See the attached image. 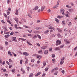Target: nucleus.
I'll use <instances>...</instances> for the list:
<instances>
[{
  "instance_id": "27",
  "label": "nucleus",
  "mask_w": 77,
  "mask_h": 77,
  "mask_svg": "<svg viewBox=\"0 0 77 77\" xmlns=\"http://www.w3.org/2000/svg\"><path fill=\"white\" fill-rule=\"evenodd\" d=\"M69 12H72V11H73V9H70L69 10Z\"/></svg>"
},
{
  "instance_id": "47",
  "label": "nucleus",
  "mask_w": 77,
  "mask_h": 77,
  "mask_svg": "<svg viewBox=\"0 0 77 77\" xmlns=\"http://www.w3.org/2000/svg\"><path fill=\"white\" fill-rule=\"evenodd\" d=\"M9 61L10 62H13L12 61V60L11 59H9Z\"/></svg>"
},
{
  "instance_id": "11",
  "label": "nucleus",
  "mask_w": 77,
  "mask_h": 77,
  "mask_svg": "<svg viewBox=\"0 0 77 77\" xmlns=\"http://www.w3.org/2000/svg\"><path fill=\"white\" fill-rule=\"evenodd\" d=\"M62 24L63 26H65V24H66L65 21H63L62 22Z\"/></svg>"
},
{
  "instance_id": "20",
  "label": "nucleus",
  "mask_w": 77,
  "mask_h": 77,
  "mask_svg": "<svg viewBox=\"0 0 77 77\" xmlns=\"http://www.w3.org/2000/svg\"><path fill=\"white\" fill-rule=\"evenodd\" d=\"M48 29H54V27L51 26H50L48 27Z\"/></svg>"
},
{
  "instance_id": "57",
  "label": "nucleus",
  "mask_w": 77,
  "mask_h": 77,
  "mask_svg": "<svg viewBox=\"0 0 77 77\" xmlns=\"http://www.w3.org/2000/svg\"><path fill=\"white\" fill-rule=\"evenodd\" d=\"M4 15L5 17H6V18H7V15H6V14H4Z\"/></svg>"
},
{
  "instance_id": "58",
  "label": "nucleus",
  "mask_w": 77,
  "mask_h": 77,
  "mask_svg": "<svg viewBox=\"0 0 77 77\" xmlns=\"http://www.w3.org/2000/svg\"><path fill=\"white\" fill-rule=\"evenodd\" d=\"M5 76H6V77H8V74H5Z\"/></svg>"
},
{
  "instance_id": "14",
  "label": "nucleus",
  "mask_w": 77,
  "mask_h": 77,
  "mask_svg": "<svg viewBox=\"0 0 77 77\" xmlns=\"http://www.w3.org/2000/svg\"><path fill=\"white\" fill-rule=\"evenodd\" d=\"M38 7L36 6L33 9V11H35V10H37V9H38Z\"/></svg>"
},
{
  "instance_id": "30",
  "label": "nucleus",
  "mask_w": 77,
  "mask_h": 77,
  "mask_svg": "<svg viewBox=\"0 0 77 77\" xmlns=\"http://www.w3.org/2000/svg\"><path fill=\"white\" fill-rule=\"evenodd\" d=\"M58 73V72H55L54 73V75H56Z\"/></svg>"
},
{
  "instance_id": "21",
  "label": "nucleus",
  "mask_w": 77,
  "mask_h": 77,
  "mask_svg": "<svg viewBox=\"0 0 77 77\" xmlns=\"http://www.w3.org/2000/svg\"><path fill=\"white\" fill-rule=\"evenodd\" d=\"M34 33H40V32L38 31H34Z\"/></svg>"
},
{
  "instance_id": "64",
  "label": "nucleus",
  "mask_w": 77,
  "mask_h": 77,
  "mask_svg": "<svg viewBox=\"0 0 77 77\" xmlns=\"http://www.w3.org/2000/svg\"><path fill=\"white\" fill-rule=\"evenodd\" d=\"M77 55V52H76L75 53V56L76 57Z\"/></svg>"
},
{
  "instance_id": "56",
  "label": "nucleus",
  "mask_w": 77,
  "mask_h": 77,
  "mask_svg": "<svg viewBox=\"0 0 77 77\" xmlns=\"http://www.w3.org/2000/svg\"><path fill=\"white\" fill-rule=\"evenodd\" d=\"M66 7L68 8H70V6L69 5H66Z\"/></svg>"
},
{
  "instance_id": "2",
  "label": "nucleus",
  "mask_w": 77,
  "mask_h": 77,
  "mask_svg": "<svg viewBox=\"0 0 77 77\" xmlns=\"http://www.w3.org/2000/svg\"><path fill=\"white\" fill-rule=\"evenodd\" d=\"M65 59V57H63L62 58V59L61 60V61L60 62V65H62L63 63L64 62V61H63V60H64Z\"/></svg>"
},
{
  "instance_id": "51",
  "label": "nucleus",
  "mask_w": 77,
  "mask_h": 77,
  "mask_svg": "<svg viewBox=\"0 0 77 77\" xmlns=\"http://www.w3.org/2000/svg\"><path fill=\"white\" fill-rule=\"evenodd\" d=\"M26 69L28 71H29V69H30V67H27Z\"/></svg>"
},
{
  "instance_id": "36",
  "label": "nucleus",
  "mask_w": 77,
  "mask_h": 77,
  "mask_svg": "<svg viewBox=\"0 0 77 77\" xmlns=\"http://www.w3.org/2000/svg\"><path fill=\"white\" fill-rule=\"evenodd\" d=\"M6 63L8 64V65H9V64L10 63H9V62H8V61H6Z\"/></svg>"
},
{
  "instance_id": "61",
  "label": "nucleus",
  "mask_w": 77,
  "mask_h": 77,
  "mask_svg": "<svg viewBox=\"0 0 77 77\" xmlns=\"http://www.w3.org/2000/svg\"><path fill=\"white\" fill-rule=\"evenodd\" d=\"M22 41H26V39H24V38H22Z\"/></svg>"
},
{
  "instance_id": "28",
  "label": "nucleus",
  "mask_w": 77,
  "mask_h": 77,
  "mask_svg": "<svg viewBox=\"0 0 77 77\" xmlns=\"http://www.w3.org/2000/svg\"><path fill=\"white\" fill-rule=\"evenodd\" d=\"M14 26H15V28H16V29H18V27H17V24H15Z\"/></svg>"
},
{
  "instance_id": "17",
  "label": "nucleus",
  "mask_w": 77,
  "mask_h": 77,
  "mask_svg": "<svg viewBox=\"0 0 77 77\" xmlns=\"http://www.w3.org/2000/svg\"><path fill=\"white\" fill-rule=\"evenodd\" d=\"M60 11L61 12H65V10L63 9H60Z\"/></svg>"
},
{
  "instance_id": "19",
  "label": "nucleus",
  "mask_w": 77,
  "mask_h": 77,
  "mask_svg": "<svg viewBox=\"0 0 77 77\" xmlns=\"http://www.w3.org/2000/svg\"><path fill=\"white\" fill-rule=\"evenodd\" d=\"M47 48V46H43V47H42L41 48H42V49H43V50H45V48Z\"/></svg>"
},
{
  "instance_id": "54",
  "label": "nucleus",
  "mask_w": 77,
  "mask_h": 77,
  "mask_svg": "<svg viewBox=\"0 0 77 77\" xmlns=\"http://www.w3.org/2000/svg\"><path fill=\"white\" fill-rule=\"evenodd\" d=\"M1 22L2 23H3V24H4L5 23V21H4V20H2L1 21Z\"/></svg>"
},
{
  "instance_id": "31",
  "label": "nucleus",
  "mask_w": 77,
  "mask_h": 77,
  "mask_svg": "<svg viewBox=\"0 0 77 77\" xmlns=\"http://www.w3.org/2000/svg\"><path fill=\"white\" fill-rule=\"evenodd\" d=\"M52 60L53 61V63H55L56 62V60H55V59H52Z\"/></svg>"
},
{
  "instance_id": "52",
  "label": "nucleus",
  "mask_w": 77,
  "mask_h": 77,
  "mask_svg": "<svg viewBox=\"0 0 77 77\" xmlns=\"http://www.w3.org/2000/svg\"><path fill=\"white\" fill-rule=\"evenodd\" d=\"M5 61H4L3 62L2 65H5Z\"/></svg>"
},
{
  "instance_id": "59",
  "label": "nucleus",
  "mask_w": 77,
  "mask_h": 77,
  "mask_svg": "<svg viewBox=\"0 0 77 77\" xmlns=\"http://www.w3.org/2000/svg\"><path fill=\"white\" fill-rule=\"evenodd\" d=\"M41 57L40 55H38L37 56V59H38V58H39V57Z\"/></svg>"
},
{
  "instance_id": "24",
  "label": "nucleus",
  "mask_w": 77,
  "mask_h": 77,
  "mask_svg": "<svg viewBox=\"0 0 77 77\" xmlns=\"http://www.w3.org/2000/svg\"><path fill=\"white\" fill-rule=\"evenodd\" d=\"M57 30L59 32H62V30L59 28H57Z\"/></svg>"
},
{
  "instance_id": "16",
  "label": "nucleus",
  "mask_w": 77,
  "mask_h": 77,
  "mask_svg": "<svg viewBox=\"0 0 77 77\" xmlns=\"http://www.w3.org/2000/svg\"><path fill=\"white\" fill-rule=\"evenodd\" d=\"M37 36L38 37V38H39V39H41V36L38 34H37Z\"/></svg>"
},
{
  "instance_id": "42",
  "label": "nucleus",
  "mask_w": 77,
  "mask_h": 77,
  "mask_svg": "<svg viewBox=\"0 0 77 77\" xmlns=\"http://www.w3.org/2000/svg\"><path fill=\"white\" fill-rule=\"evenodd\" d=\"M45 73H44L43 74L42 76V77H44V76H45Z\"/></svg>"
},
{
  "instance_id": "53",
  "label": "nucleus",
  "mask_w": 77,
  "mask_h": 77,
  "mask_svg": "<svg viewBox=\"0 0 77 77\" xmlns=\"http://www.w3.org/2000/svg\"><path fill=\"white\" fill-rule=\"evenodd\" d=\"M37 45L38 46V47H40V46H41V45H40L39 43H37Z\"/></svg>"
},
{
  "instance_id": "49",
  "label": "nucleus",
  "mask_w": 77,
  "mask_h": 77,
  "mask_svg": "<svg viewBox=\"0 0 77 77\" xmlns=\"http://www.w3.org/2000/svg\"><path fill=\"white\" fill-rule=\"evenodd\" d=\"M51 10L49 9L48 10V13H49V12H51Z\"/></svg>"
},
{
  "instance_id": "4",
  "label": "nucleus",
  "mask_w": 77,
  "mask_h": 77,
  "mask_svg": "<svg viewBox=\"0 0 77 77\" xmlns=\"http://www.w3.org/2000/svg\"><path fill=\"white\" fill-rule=\"evenodd\" d=\"M23 55H24L25 56H29V54L28 53L26 52H23Z\"/></svg>"
},
{
  "instance_id": "10",
  "label": "nucleus",
  "mask_w": 77,
  "mask_h": 77,
  "mask_svg": "<svg viewBox=\"0 0 77 77\" xmlns=\"http://www.w3.org/2000/svg\"><path fill=\"white\" fill-rule=\"evenodd\" d=\"M57 18H63V16H58L57 17Z\"/></svg>"
},
{
  "instance_id": "46",
  "label": "nucleus",
  "mask_w": 77,
  "mask_h": 77,
  "mask_svg": "<svg viewBox=\"0 0 77 77\" xmlns=\"http://www.w3.org/2000/svg\"><path fill=\"white\" fill-rule=\"evenodd\" d=\"M11 71L12 72H14L15 71V69H13L11 70Z\"/></svg>"
},
{
  "instance_id": "62",
  "label": "nucleus",
  "mask_w": 77,
  "mask_h": 77,
  "mask_svg": "<svg viewBox=\"0 0 77 77\" xmlns=\"http://www.w3.org/2000/svg\"><path fill=\"white\" fill-rule=\"evenodd\" d=\"M57 36H58V37H60V34H57Z\"/></svg>"
},
{
  "instance_id": "45",
  "label": "nucleus",
  "mask_w": 77,
  "mask_h": 77,
  "mask_svg": "<svg viewBox=\"0 0 77 77\" xmlns=\"http://www.w3.org/2000/svg\"><path fill=\"white\" fill-rule=\"evenodd\" d=\"M28 32H29V33H32V30H29Z\"/></svg>"
},
{
  "instance_id": "32",
  "label": "nucleus",
  "mask_w": 77,
  "mask_h": 77,
  "mask_svg": "<svg viewBox=\"0 0 77 77\" xmlns=\"http://www.w3.org/2000/svg\"><path fill=\"white\" fill-rule=\"evenodd\" d=\"M48 68L47 67H46L45 68V71H48Z\"/></svg>"
},
{
  "instance_id": "29",
  "label": "nucleus",
  "mask_w": 77,
  "mask_h": 77,
  "mask_svg": "<svg viewBox=\"0 0 77 77\" xmlns=\"http://www.w3.org/2000/svg\"><path fill=\"white\" fill-rule=\"evenodd\" d=\"M7 14L8 15H9V13H10V12H9V11L7 10Z\"/></svg>"
},
{
  "instance_id": "13",
  "label": "nucleus",
  "mask_w": 77,
  "mask_h": 77,
  "mask_svg": "<svg viewBox=\"0 0 77 77\" xmlns=\"http://www.w3.org/2000/svg\"><path fill=\"white\" fill-rule=\"evenodd\" d=\"M38 38V36L36 35H35L33 37V39H35L36 38Z\"/></svg>"
},
{
  "instance_id": "9",
  "label": "nucleus",
  "mask_w": 77,
  "mask_h": 77,
  "mask_svg": "<svg viewBox=\"0 0 77 77\" xmlns=\"http://www.w3.org/2000/svg\"><path fill=\"white\" fill-rule=\"evenodd\" d=\"M48 53V50H46L45 51L44 54H46Z\"/></svg>"
},
{
  "instance_id": "26",
  "label": "nucleus",
  "mask_w": 77,
  "mask_h": 77,
  "mask_svg": "<svg viewBox=\"0 0 77 77\" xmlns=\"http://www.w3.org/2000/svg\"><path fill=\"white\" fill-rule=\"evenodd\" d=\"M43 64L44 66H45L46 65V63H45V62L44 61L43 63Z\"/></svg>"
},
{
  "instance_id": "7",
  "label": "nucleus",
  "mask_w": 77,
  "mask_h": 77,
  "mask_svg": "<svg viewBox=\"0 0 77 77\" xmlns=\"http://www.w3.org/2000/svg\"><path fill=\"white\" fill-rule=\"evenodd\" d=\"M14 20L15 21H16L17 23V24H18V19H17V18L16 17L15 18Z\"/></svg>"
},
{
  "instance_id": "33",
  "label": "nucleus",
  "mask_w": 77,
  "mask_h": 77,
  "mask_svg": "<svg viewBox=\"0 0 77 77\" xmlns=\"http://www.w3.org/2000/svg\"><path fill=\"white\" fill-rule=\"evenodd\" d=\"M42 50L38 51V53H42Z\"/></svg>"
},
{
  "instance_id": "8",
  "label": "nucleus",
  "mask_w": 77,
  "mask_h": 77,
  "mask_svg": "<svg viewBox=\"0 0 77 77\" xmlns=\"http://www.w3.org/2000/svg\"><path fill=\"white\" fill-rule=\"evenodd\" d=\"M16 12H15V14L16 15H18V9H16Z\"/></svg>"
},
{
  "instance_id": "22",
  "label": "nucleus",
  "mask_w": 77,
  "mask_h": 77,
  "mask_svg": "<svg viewBox=\"0 0 77 77\" xmlns=\"http://www.w3.org/2000/svg\"><path fill=\"white\" fill-rule=\"evenodd\" d=\"M48 32H49V31L48 30H47L45 32V34H47Z\"/></svg>"
},
{
  "instance_id": "50",
  "label": "nucleus",
  "mask_w": 77,
  "mask_h": 77,
  "mask_svg": "<svg viewBox=\"0 0 77 77\" xmlns=\"http://www.w3.org/2000/svg\"><path fill=\"white\" fill-rule=\"evenodd\" d=\"M31 61L32 62H33L34 61H35V60L32 59L31 60Z\"/></svg>"
},
{
  "instance_id": "37",
  "label": "nucleus",
  "mask_w": 77,
  "mask_h": 77,
  "mask_svg": "<svg viewBox=\"0 0 77 77\" xmlns=\"http://www.w3.org/2000/svg\"><path fill=\"white\" fill-rule=\"evenodd\" d=\"M64 46V45H61L60 46V48H63V47Z\"/></svg>"
},
{
  "instance_id": "5",
  "label": "nucleus",
  "mask_w": 77,
  "mask_h": 77,
  "mask_svg": "<svg viewBox=\"0 0 77 77\" xmlns=\"http://www.w3.org/2000/svg\"><path fill=\"white\" fill-rule=\"evenodd\" d=\"M41 12H42V11H43L44 10V9H45V6H43V7H41Z\"/></svg>"
},
{
  "instance_id": "43",
  "label": "nucleus",
  "mask_w": 77,
  "mask_h": 77,
  "mask_svg": "<svg viewBox=\"0 0 77 77\" xmlns=\"http://www.w3.org/2000/svg\"><path fill=\"white\" fill-rule=\"evenodd\" d=\"M55 71H57V70L58 69V68L57 67H56V68H54V69Z\"/></svg>"
},
{
  "instance_id": "48",
  "label": "nucleus",
  "mask_w": 77,
  "mask_h": 77,
  "mask_svg": "<svg viewBox=\"0 0 77 77\" xmlns=\"http://www.w3.org/2000/svg\"><path fill=\"white\" fill-rule=\"evenodd\" d=\"M2 59L0 60V65H1L2 64Z\"/></svg>"
},
{
  "instance_id": "3",
  "label": "nucleus",
  "mask_w": 77,
  "mask_h": 77,
  "mask_svg": "<svg viewBox=\"0 0 77 77\" xmlns=\"http://www.w3.org/2000/svg\"><path fill=\"white\" fill-rule=\"evenodd\" d=\"M17 38L16 37H14L11 38L12 39V41H14L15 42H17V41L16 40Z\"/></svg>"
},
{
  "instance_id": "18",
  "label": "nucleus",
  "mask_w": 77,
  "mask_h": 77,
  "mask_svg": "<svg viewBox=\"0 0 77 77\" xmlns=\"http://www.w3.org/2000/svg\"><path fill=\"white\" fill-rule=\"evenodd\" d=\"M58 7V5H56L53 7L54 9H56Z\"/></svg>"
},
{
  "instance_id": "23",
  "label": "nucleus",
  "mask_w": 77,
  "mask_h": 77,
  "mask_svg": "<svg viewBox=\"0 0 77 77\" xmlns=\"http://www.w3.org/2000/svg\"><path fill=\"white\" fill-rule=\"evenodd\" d=\"M29 77H33V73H30L29 76Z\"/></svg>"
},
{
  "instance_id": "6",
  "label": "nucleus",
  "mask_w": 77,
  "mask_h": 77,
  "mask_svg": "<svg viewBox=\"0 0 77 77\" xmlns=\"http://www.w3.org/2000/svg\"><path fill=\"white\" fill-rule=\"evenodd\" d=\"M41 74V72H38V73H37L35 75V77H37V76H38L39 75H40Z\"/></svg>"
},
{
  "instance_id": "63",
  "label": "nucleus",
  "mask_w": 77,
  "mask_h": 77,
  "mask_svg": "<svg viewBox=\"0 0 77 77\" xmlns=\"http://www.w3.org/2000/svg\"><path fill=\"white\" fill-rule=\"evenodd\" d=\"M64 41L65 42H67V39H64Z\"/></svg>"
},
{
  "instance_id": "44",
  "label": "nucleus",
  "mask_w": 77,
  "mask_h": 77,
  "mask_svg": "<svg viewBox=\"0 0 77 77\" xmlns=\"http://www.w3.org/2000/svg\"><path fill=\"white\" fill-rule=\"evenodd\" d=\"M28 36H32V34H28Z\"/></svg>"
},
{
  "instance_id": "40",
  "label": "nucleus",
  "mask_w": 77,
  "mask_h": 77,
  "mask_svg": "<svg viewBox=\"0 0 77 77\" xmlns=\"http://www.w3.org/2000/svg\"><path fill=\"white\" fill-rule=\"evenodd\" d=\"M7 22L9 23V24H11V22H10V21H9V20H7Z\"/></svg>"
},
{
  "instance_id": "12",
  "label": "nucleus",
  "mask_w": 77,
  "mask_h": 77,
  "mask_svg": "<svg viewBox=\"0 0 77 77\" xmlns=\"http://www.w3.org/2000/svg\"><path fill=\"white\" fill-rule=\"evenodd\" d=\"M60 48H59V47H57L56 48H55L54 50H60Z\"/></svg>"
},
{
  "instance_id": "55",
  "label": "nucleus",
  "mask_w": 77,
  "mask_h": 77,
  "mask_svg": "<svg viewBox=\"0 0 77 77\" xmlns=\"http://www.w3.org/2000/svg\"><path fill=\"white\" fill-rule=\"evenodd\" d=\"M28 16L29 17V18H32L31 17V15L30 14H28Z\"/></svg>"
},
{
  "instance_id": "15",
  "label": "nucleus",
  "mask_w": 77,
  "mask_h": 77,
  "mask_svg": "<svg viewBox=\"0 0 77 77\" xmlns=\"http://www.w3.org/2000/svg\"><path fill=\"white\" fill-rule=\"evenodd\" d=\"M55 20L56 21V23H59V20H58V19H57L55 18Z\"/></svg>"
},
{
  "instance_id": "38",
  "label": "nucleus",
  "mask_w": 77,
  "mask_h": 77,
  "mask_svg": "<svg viewBox=\"0 0 77 77\" xmlns=\"http://www.w3.org/2000/svg\"><path fill=\"white\" fill-rule=\"evenodd\" d=\"M55 57V55L54 54H53L52 55V57Z\"/></svg>"
},
{
  "instance_id": "34",
  "label": "nucleus",
  "mask_w": 77,
  "mask_h": 77,
  "mask_svg": "<svg viewBox=\"0 0 77 77\" xmlns=\"http://www.w3.org/2000/svg\"><path fill=\"white\" fill-rule=\"evenodd\" d=\"M14 32L12 31L10 33V35H14Z\"/></svg>"
},
{
  "instance_id": "35",
  "label": "nucleus",
  "mask_w": 77,
  "mask_h": 77,
  "mask_svg": "<svg viewBox=\"0 0 77 77\" xmlns=\"http://www.w3.org/2000/svg\"><path fill=\"white\" fill-rule=\"evenodd\" d=\"M61 72L63 74H65V70H62Z\"/></svg>"
},
{
  "instance_id": "60",
  "label": "nucleus",
  "mask_w": 77,
  "mask_h": 77,
  "mask_svg": "<svg viewBox=\"0 0 77 77\" xmlns=\"http://www.w3.org/2000/svg\"><path fill=\"white\" fill-rule=\"evenodd\" d=\"M38 11V12H41V9H39Z\"/></svg>"
},
{
  "instance_id": "1",
  "label": "nucleus",
  "mask_w": 77,
  "mask_h": 77,
  "mask_svg": "<svg viewBox=\"0 0 77 77\" xmlns=\"http://www.w3.org/2000/svg\"><path fill=\"white\" fill-rule=\"evenodd\" d=\"M60 44H61V42L59 40H58L56 41V45L57 46L58 45H60Z\"/></svg>"
},
{
  "instance_id": "41",
  "label": "nucleus",
  "mask_w": 77,
  "mask_h": 77,
  "mask_svg": "<svg viewBox=\"0 0 77 77\" xmlns=\"http://www.w3.org/2000/svg\"><path fill=\"white\" fill-rule=\"evenodd\" d=\"M5 45H8V42H5Z\"/></svg>"
},
{
  "instance_id": "25",
  "label": "nucleus",
  "mask_w": 77,
  "mask_h": 77,
  "mask_svg": "<svg viewBox=\"0 0 77 77\" xmlns=\"http://www.w3.org/2000/svg\"><path fill=\"white\" fill-rule=\"evenodd\" d=\"M27 44H28L29 45H31V46H32V44L31 43H30V42H29L28 41H27Z\"/></svg>"
},
{
  "instance_id": "39",
  "label": "nucleus",
  "mask_w": 77,
  "mask_h": 77,
  "mask_svg": "<svg viewBox=\"0 0 77 77\" xmlns=\"http://www.w3.org/2000/svg\"><path fill=\"white\" fill-rule=\"evenodd\" d=\"M20 64H22L23 63V60H21L20 61Z\"/></svg>"
}]
</instances>
